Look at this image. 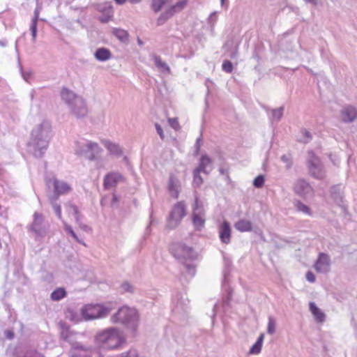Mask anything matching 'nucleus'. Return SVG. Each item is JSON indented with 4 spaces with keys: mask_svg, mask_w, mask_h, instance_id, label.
<instances>
[{
    "mask_svg": "<svg viewBox=\"0 0 357 357\" xmlns=\"http://www.w3.org/2000/svg\"><path fill=\"white\" fill-rule=\"evenodd\" d=\"M234 227L236 230L241 232L252 231V222L249 220L241 219L234 224Z\"/></svg>",
    "mask_w": 357,
    "mask_h": 357,
    "instance_id": "nucleus-25",
    "label": "nucleus"
},
{
    "mask_svg": "<svg viewBox=\"0 0 357 357\" xmlns=\"http://www.w3.org/2000/svg\"><path fill=\"white\" fill-rule=\"evenodd\" d=\"M110 20V16H103L100 17V21L103 23H107Z\"/></svg>",
    "mask_w": 357,
    "mask_h": 357,
    "instance_id": "nucleus-60",
    "label": "nucleus"
},
{
    "mask_svg": "<svg viewBox=\"0 0 357 357\" xmlns=\"http://www.w3.org/2000/svg\"><path fill=\"white\" fill-rule=\"evenodd\" d=\"M75 217L76 223L82 230L86 232H91L92 231L89 226L82 222L83 215L81 213L75 215Z\"/></svg>",
    "mask_w": 357,
    "mask_h": 357,
    "instance_id": "nucleus-34",
    "label": "nucleus"
},
{
    "mask_svg": "<svg viewBox=\"0 0 357 357\" xmlns=\"http://www.w3.org/2000/svg\"><path fill=\"white\" fill-rule=\"evenodd\" d=\"M306 280L310 282H314L316 278L314 274L311 271H307L305 275Z\"/></svg>",
    "mask_w": 357,
    "mask_h": 357,
    "instance_id": "nucleus-55",
    "label": "nucleus"
},
{
    "mask_svg": "<svg viewBox=\"0 0 357 357\" xmlns=\"http://www.w3.org/2000/svg\"><path fill=\"white\" fill-rule=\"evenodd\" d=\"M70 357H102L99 351L91 346H86L79 342L71 345Z\"/></svg>",
    "mask_w": 357,
    "mask_h": 357,
    "instance_id": "nucleus-8",
    "label": "nucleus"
},
{
    "mask_svg": "<svg viewBox=\"0 0 357 357\" xmlns=\"http://www.w3.org/2000/svg\"><path fill=\"white\" fill-rule=\"evenodd\" d=\"M14 357H45L42 354L36 350L27 351L24 356H19L17 354H14Z\"/></svg>",
    "mask_w": 357,
    "mask_h": 357,
    "instance_id": "nucleus-42",
    "label": "nucleus"
},
{
    "mask_svg": "<svg viewBox=\"0 0 357 357\" xmlns=\"http://www.w3.org/2000/svg\"><path fill=\"white\" fill-rule=\"evenodd\" d=\"M33 222L29 225V230L33 231L36 238H43L47 234V228L45 227L44 215L38 212H35L33 215Z\"/></svg>",
    "mask_w": 357,
    "mask_h": 357,
    "instance_id": "nucleus-11",
    "label": "nucleus"
},
{
    "mask_svg": "<svg viewBox=\"0 0 357 357\" xmlns=\"http://www.w3.org/2000/svg\"><path fill=\"white\" fill-rule=\"evenodd\" d=\"M113 324H121L132 331L135 332L139 325V315L135 308L128 306L120 307L110 318Z\"/></svg>",
    "mask_w": 357,
    "mask_h": 357,
    "instance_id": "nucleus-4",
    "label": "nucleus"
},
{
    "mask_svg": "<svg viewBox=\"0 0 357 357\" xmlns=\"http://www.w3.org/2000/svg\"><path fill=\"white\" fill-rule=\"evenodd\" d=\"M113 34L121 42H126L128 39V33L126 31L121 29H114Z\"/></svg>",
    "mask_w": 357,
    "mask_h": 357,
    "instance_id": "nucleus-33",
    "label": "nucleus"
},
{
    "mask_svg": "<svg viewBox=\"0 0 357 357\" xmlns=\"http://www.w3.org/2000/svg\"><path fill=\"white\" fill-rule=\"evenodd\" d=\"M295 192L304 197H308L312 195L313 189L310 183L305 179L300 178L297 180L294 185Z\"/></svg>",
    "mask_w": 357,
    "mask_h": 357,
    "instance_id": "nucleus-15",
    "label": "nucleus"
},
{
    "mask_svg": "<svg viewBox=\"0 0 357 357\" xmlns=\"http://www.w3.org/2000/svg\"><path fill=\"white\" fill-rule=\"evenodd\" d=\"M61 326V337L68 342L70 345L76 342V333L70 331V328L63 323H60Z\"/></svg>",
    "mask_w": 357,
    "mask_h": 357,
    "instance_id": "nucleus-19",
    "label": "nucleus"
},
{
    "mask_svg": "<svg viewBox=\"0 0 357 357\" xmlns=\"http://www.w3.org/2000/svg\"><path fill=\"white\" fill-rule=\"evenodd\" d=\"M153 59L154 61L155 66L163 72H166L167 73H170V68L165 62L162 61L161 58L158 55H153Z\"/></svg>",
    "mask_w": 357,
    "mask_h": 357,
    "instance_id": "nucleus-28",
    "label": "nucleus"
},
{
    "mask_svg": "<svg viewBox=\"0 0 357 357\" xmlns=\"http://www.w3.org/2000/svg\"><path fill=\"white\" fill-rule=\"evenodd\" d=\"M275 332V321L272 317H269L267 326V333L273 335Z\"/></svg>",
    "mask_w": 357,
    "mask_h": 357,
    "instance_id": "nucleus-43",
    "label": "nucleus"
},
{
    "mask_svg": "<svg viewBox=\"0 0 357 357\" xmlns=\"http://www.w3.org/2000/svg\"><path fill=\"white\" fill-rule=\"evenodd\" d=\"M120 357H138V352L136 349H131L126 352H123Z\"/></svg>",
    "mask_w": 357,
    "mask_h": 357,
    "instance_id": "nucleus-47",
    "label": "nucleus"
},
{
    "mask_svg": "<svg viewBox=\"0 0 357 357\" xmlns=\"http://www.w3.org/2000/svg\"><path fill=\"white\" fill-rule=\"evenodd\" d=\"M307 168L309 174L318 180H323L326 176L323 163L312 151H308Z\"/></svg>",
    "mask_w": 357,
    "mask_h": 357,
    "instance_id": "nucleus-7",
    "label": "nucleus"
},
{
    "mask_svg": "<svg viewBox=\"0 0 357 357\" xmlns=\"http://www.w3.org/2000/svg\"><path fill=\"white\" fill-rule=\"evenodd\" d=\"M155 127L157 133L159 135V136L161 138V139H165V134L163 132V130L161 128V126L158 123H155Z\"/></svg>",
    "mask_w": 357,
    "mask_h": 357,
    "instance_id": "nucleus-54",
    "label": "nucleus"
},
{
    "mask_svg": "<svg viewBox=\"0 0 357 357\" xmlns=\"http://www.w3.org/2000/svg\"><path fill=\"white\" fill-rule=\"evenodd\" d=\"M200 172L196 169L193 172L192 185L195 188H198L203 183V179L200 176Z\"/></svg>",
    "mask_w": 357,
    "mask_h": 357,
    "instance_id": "nucleus-38",
    "label": "nucleus"
},
{
    "mask_svg": "<svg viewBox=\"0 0 357 357\" xmlns=\"http://www.w3.org/2000/svg\"><path fill=\"white\" fill-rule=\"evenodd\" d=\"M281 160L285 164V168L289 169L293 165L292 155L290 153L284 154L281 156Z\"/></svg>",
    "mask_w": 357,
    "mask_h": 357,
    "instance_id": "nucleus-41",
    "label": "nucleus"
},
{
    "mask_svg": "<svg viewBox=\"0 0 357 357\" xmlns=\"http://www.w3.org/2000/svg\"><path fill=\"white\" fill-rule=\"evenodd\" d=\"M119 5H123L126 3V0H114Z\"/></svg>",
    "mask_w": 357,
    "mask_h": 357,
    "instance_id": "nucleus-64",
    "label": "nucleus"
},
{
    "mask_svg": "<svg viewBox=\"0 0 357 357\" xmlns=\"http://www.w3.org/2000/svg\"><path fill=\"white\" fill-rule=\"evenodd\" d=\"M70 108L77 118L85 116L88 112L85 100L82 97L77 98L76 102Z\"/></svg>",
    "mask_w": 357,
    "mask_h": 357,
    "instance_id": "nucleus-16",
    "label": "nucleus"
},
{
    "mask_svg": "<svg viewBox=\"0 0 357 357\" xmlns=\"http://www.w3.org/2000/svg\"><path fill=\"white\" fill-rule=\"evenodd\" d=\"M301 133L302 135V137L298 139L299 142L307 144L312 139V135L311 133L307 131L306 129L303 128L301 130Z\"/></svg>",
    "mask_w": 357,
    "mask_h": 357,
    "instance_id": "nucleus-40",
    "label": "nucleus"
},
{
    "mask_svg": "<svg viewBox=\"0 0 357 357\" xmlns=\"http://www.w3.org/2000/svg\"><path fill=\"white\" fill-rule=\"evenodd\" d=\"M169 126L174 130H178L180 128L178 119L176 118H169L168 119Z\"/></svg>",
    "mask_w": 357,
    "mask_h": 357,
    "instance_id": "nucleus-48",
    "label": "nucleus"
},
{
    "mask_svg": "<svg viewBox=\"0 0 357 357\" xmlns=\"http://www.w3.org/2000/svg\"><path fill=\"white\" fill-rule=\"evenodd\" d=\"M45 182L48 189H50L51 186L54 188V192L48 195V200L57 218L59 220H62L61 208L57 201L60 195L69 193L72 190V188L68 183L57 179L54 176H46Z\"/></svg>",
    "mask_w": 357,
    "mask_h": 357,
    "instance_id": "nucleus-2",
    "label": "nucleus"
},
{
    "mask_svg": "<svg viewBox=\"0 0 357 357\" xmlns=\"http://www.w3.org/2000/svg\"><path fill=\"white\" fill-rule=\"evenodd\" d=\"M294 205L298 211L308 215H312L310 208L307 205H305V204L301 202V201L296 202Z\"/></svg>",
    "mask_w": 357,
    "mask_h": 357,
    "instance_id": "nucleus-35",
    "label": "nucleus"
},
{
    "mask_svg": "<svg viewBox=\"0 0 357 357\" xmlns=\"http://www.w3.org/2000/svg\"><path fill=\"white\" fill-rule=\"evenodd\" d=\"M166 3L167 1L165 0H152L151 8L155 13H158Z\"/></svg>",
    "mask_w": 357,
    "mask_h": 357,
    "instance_id": "nucleus-39",
    "label": "nucleus"
},
{
    "mask_svg": "<svg viewBox=\"0 0 357 357\" xmlns=\"http://www.w3.org/2000/svg\"><path fill=\"white\" fill-rule=\"evenodd\" d=\"M187 5V0H181L178 1L174 5H172L167 10L162 13L158 18V25L163 24L169 17L173 16L175 13L181 11Z\"/></svg>",
    "mask_w": 357,
    "mask_h": 357,
    "instance_id": "nucleus-12",
    "label": "nucleus"
},
{
    "mask_svg": "<svg viewBox=\"0 0 357 357\" xmlns=\"http://www.w3.org/2000/svg\"><path fill=\"white\" fill-rule=\"evenodd\" d=\"M180 300V298H178ZM189 301L187 298H183V296L181 297V301H178L176 305V310H185V307L188 305Z\"/></svg>",
    "mask_w": 357,
    "mask_h": 357,
    "instance_id": "nucleus-44",
    "label": "nucleus"
},
{
    "mask_svg": "<svg viewBox=\"0 0 357 357\" xmlns=\"http://www.w3.org/2000/svg\"><path fill=\"white\" fill-rule=\"evenodd\" d=\"M264 176L263 175H259L254 179L253 185L255 188H260L264 185Z\"/></svg>",
    "mask_w": 357,
    "mask_h": 357,
    "instance_id": "nucleus-45",
    "label": "nucleus"
},
{
    "mask_svg": "<svg viewBox=\"0 0 357 357\" xmlns=\"http://www.w3.org/2000/svg\"><path fill=\"white\" fill-rule=\"evenodd\" d=\"M52 136V125L49 121L43 120L31 130L28 143L29 151L34 157L42 158L47 151Z\"/></svg>",
    "mask_w": 357,
    "mask_h": 357,
    "instance_id": "nucleus-1",
    "label": "nucleus"
},
{
    "mask_svg": "<svg viewBox=\"0 0 357 357\" xmlns=\"http://www.w3.org/2000/svg\"><path fill=\"white\" fill-rule=\"evenodd\" d=\"M112 310V307L109 305L87 304L81 308L80 312L83 320L91 321L105 318L110 314Z\"/></svg>",
    "mask_w": 357,
    "mask_h": 357,
    "instance_id": "nucleus-5",
    "label": "nucleus"
},
{
    "mask_svg": "<svg viewBox=\"0 0 357 357\" xmlns=\"http://www.w3.org/2000/svg\"><path fill=\"white\" fill-rule=\"evenodd\" d=\"M105 145L110 153L117 156H121L123 154L122 149L119 145L110 142H107Z\"/></svg>",
    "mask_w": 357,
    "mask_h": 357,
    "instance_id": "nucleus-30",
    "label": "nucleus"
},
{
    "mask_svg": "<svg viewBox=\"0 0 357 357\" xmlns=\"http://www.w3.org/2000/svg\"><path fill=\"white\" fill-rule=\"evenodd\" d=\"M121 289L125 292H130V293H132L133 291L132 286L130 283H128V282H123L121 284Z\"/></svg>",
    "mask_w": 357,
    "mask_h": 357,
    "instance_id": "nucleus-52",
    "label": "nucleus"
},
{
    "mask_svg": "<svg viewBox=\"0 0 357 357\" xmlns=\"http://www.w3.org/2000/svg\"><path fill=\"white\" fill-rule=\"evenodd\" d=\"M219 171H220V174H227V178L228 179L229 178V176H228V174H227V171H226L225 169H223V168H220Z\"/></svg>",
    "mask_w": 357,
    "mask_h": 357,
    "instance_id": "nucleus-63",
    "label": "nucleus"
},
{
    "mask_svg": "<svg viewBox=\"0 0 357 357\" xmlns=\"http://www.w3.org/2000/svg\"><path fill=\"white\" fill-rule=\"evenodd\" d=\"M66 317L69 319L70 321H73L76 323L83 320L82 314H79L78 312H77L76 311L71 308H68L67 310Z\"/></svg>",
    "mask_w": 357,
    "mask_h": 357,
    "instance_id": "nucleus-32",
    "label": "nucleus"
},
{
    "mask_svg": "<svg viewBox=\"0 0 357 357\" xmlns=\"http://www.w3.org/2000/svg\"><path fill=\"white\" fill-rule=\"evenodd\" d=\"M168 189L173 197L178 198L181 190V183L172 174H171L169 178Z\"/></svg>",
    "mask_w": 357,
    "mask_h": 357,
    "instance_id": "nucleus-21",
    "label": "nucleus"
},
{
    "mask_svg": "<svg viewBox=\"0 0 357 357\" xmlns=\"http://www.w3.org/2000/svg\"><path fill=\"white\" fill-rule=\"evenodd\" d=\"M204 215V210L203 206L199 202L198 197H196L193 208L192 222L194 226L199 229L204 225L205 220L203 218Z\"/></svg>",
    "mask_w": 357,
    "mask_h": 357,
    "instance_id": "nucleus-13",
    "label": "nucleus"
},
{
    "mask_svg": "<svg viewBox=\"0 0 357 357\" xmlns=\"http://www.w3.org/2000/svg\"><path fill=\"white\" fill-rule=\"evenodd\" d=\"M219 237L223 243L228 244L231 241V227L226 220L219 227Z\"/></svg>",
    "mask_w": 357,
    "mask_h": 357,
    "instance_id": "nucleus-18",
    "label": "nucleus"
},
{
    "mask_svg": "<svg viewBox=\"0 0 357 357\" xmlns=\"http://www.w3.org/2000/svg\"><path fill=\"white\" fill-rule=\"evenodd\" d=\"M217 13H217L216 11L213 12V13L210 15V16H209V17H208V23L211 24V26H214L215 23L216 22V21H217V20H218V17H217Z\"/></svg>",
    "mask_w": 357,
    "mask_h": 357,
    "instance_id": "nucleus-51",
    "label": "nucleus"
},
{
    "mask_svg": "<svg viewBox=\"0 0 357 357\" xmlns=\"http://www.w3.org/2000/svg\"><path fill=\"white\" fill-rule=\"evenodd\" d=\"M284 107L283 106L273 109L272 112V121H279L283 116Z\"/></svg>",
    "mask_w": 357,
    "mask_h": 357,
    "instance_id": "nucleus-37",
    "label": "nucleus"
},
{
    "mask_svg": "<svg viewBox=\"0 0 357 357\" xmlns=\"http://www.w3.org/2000/svg\"><path fill=\"white\" fill-rule=\"evenodd\" d=\"M6 337L8 339H13L14 337V334L12 331H6Z\"/></svg>",
    "mask_w": 357,
    "mask_h": 357,
    "instance_id": "nucleus-61",
    "label": "nucleus"
},
{
    "mask_svg": "<svg viewBox=\"0 0 357 357\" xmlns=\"http://www.w3.org/2000/svg\"><path fill=\"white\" fill-rule=\"evenodd\" d=\"M96 342L105 349H117L125 343L123 332L119 328L109 327L97 333Z\"/></svg>",
    "mask_w": 357,
    "mask_h": 357,
    "instance_id": "nucleus-3",
    "label": "nucleus"
},
{
    "mask_svg": "<svg viewBox=\"0 0 357 357\" xmlns=\"http://www.w3.org/2000/svg\"><path fill=\"white\" fill-rule=\"evenodd\" d=\"M63 223L65 231L69 234L77 242L85 245V243L78 238V236L75 233L71 226L64 221L63 222Z\"/></svg>",
    "mask_w": 357,
    "mask_h": 357,
    "instance_id": "nucleus-36",
    "label": "nucleus"
},
{
    "mask_svg": "<svg viewBox=\"0 0 357 357\" xmlns=\"http://www.w3.org/2000/svg\"><path fill=\"white\" fill-rule=\"evenodd\" d=\"M40 8H38V6L35 9V10H34V15H33V17L31 20V24H34V23L35 24H38L39 14H40Z\"/></svg>",
    "mask_w": 357,
    "mask_h": 357,
    "instance_id": "nucleus-53",
    "label": "nucleus"
},
{
    "mask_svg": "<svg viewBox=\"0 0 357 357\" xmlns=\"http://www.w3.org/2000/svg\"><path fill=\"white\" fill-rule=\"evenodd\" d=\"M264 338V335L261 333L258 337L256 342L250 348L249 353L250 354H258L260 353L262 347V344Z\"/></svg>",
    "mask_w": 357,
    "mask_h": 357,
    "instance_id": "nucleus-29",
    "label": "nucleus"
},
{
    "mask_svg": "<svg viewBox=\"0 0 357 357\" xmlns=\"http://www.w3.org/2000/svg\"><path fill=\"white\" fill-rule=\"evenodd\" d=\"M331 193L337 204H340L343 202V195L340 185L333 186L331 189Z\"/></svg>",
    "mask_w": 357,
    "mask_h": 357,
    "instance_id": "nucleus-26",
    "label": "nucleus"
},
{
    "mask_svg": "<svg viewBox=\"0 0 357 357\" xmlns=\"http://www.w3.org/2000/svg\"><path fill=\"white\" fill-rule=\"evenodd\" d=\"M61 97L62 100H63L70 107L76 102V99L77 98H81V96L76 95L73 91L67 88H63L61 89Z\"/></svg>",
    "mask_w": 357,
    "mask_h": 357,
    "instance_id": "nucleus-22",
    "label": "nucleus"
},
{
    "mask_svg": "<svg viewBox=\"0 0 357 357\" xmlns=\"http://www.w3.org/2000/svg\"><path fill=\"white\" fill-rule=\"evenodd\" d=\"M305 3L312 4L314 6H317L319 5L320 1L319 0H303Z\"/></svg>",
    "mask_w": 357,
    "mask_h": 357,
    "instance_id": "nucleus-57",
    "label": "nucleus"
},
{
    "mask_svg": "<svg viewBox=\"0 0 357 357\" xmlns=\"http://www.w3.org/2000/svg\"><path fill=\"white\" fill-rule=\"evenodd\" d=\"M68 207L69 208V209L73 213V214L75 215L80 213V212L78 210V208L73 204L72 203H69L68 204Z\"/></svg>",
    "mask_w": 357,
    "mask_h": 357,
    "instance_id": "nucleus-56",
    "label": "nucleus"
},
{
    "mask_svg": "<svg viewBox=\"0 0 357 357\" xmlns=\"http://www.w3.org/2000/svg\"><path fill=\"white\" fill-rule=\"evenodd\" d=\"M66 296V291L64 288H57L53 291L50 295L52 301H58Z\"/></svg>",
    "mask_w": 357,
    "mask_h": 357,
    "instance_id": "nucleus-31",
    "label": "nucleus"
},
{
    "mask_svg": "<svg viewBox=\"0 0 357 357\" xmlns=\"http://www.w3.org/2000/svg\"><path fill=\"white\" fill-rule=\"evenodd\" d=\"M222 70L228 73H230L233 70V65L232 63L228 60L224 61L222 65Z\"/></svg>",
    "mask_w": 357,
    "mask_h": 357,
    "instance_id": "nucleus-46",
    "label": "nucleus"
},
{
    "mask_svg": "<svg viewBox=\"0 0 357 357\" xmlns=\"http://www.w3.org/2000/svg\"><path fill=\"white\" fill-rule=\"evenodd\" d=\"M30 31L31 32L32 40L35 42L37 36V24H31Z\"/></svg>",
    "mask_w": 357,
    "mask_h": 357,
    "instance_id": "nucleus-50",
    "label": "nucleus"
},
{
    "mask_svg": "<svg viewBox=\"0 0 357 357\" xmlns=\"http://www.w3.org/2000/svg\"><path fill=\"white\" fill-rule=\"evenodd\" d=\"M231 293L229 292V295H228V296H227V298H225V299L223 301L224 304H229V301H230V300H231Z\"/></svg>",
    "mask_w": 357,
    "mask_h": 357,
    "instance_id": "nucleus-62",
    "label": "nucleus"
},
{
    "mask_svg": "<svg viewBox=\"0 0 357 357\" xmlns=\"http://www.w3.org/2000/svg\"><path fill=\"white\" fill-rule=\"evenodd\" d=\"M170 250L174 256L180 260L193 259L196 257L195 252L183 243H174L171 245Z\"/></svg>",
    "mask_w": 357,
    "mask_h": 357,
    "instance_id": "nucleus-10",
    "label": "nucleus"
},
{
    "mask_svg": "<svg viewBox=\"0 0 357 357\" xmlns=\"http://www.w3.org/2000/svg\"><path fill=\"white\" fill-rule=\"evenodd\" d=\"M111 52L109 50L102 47L98 49L95 52V58L100 61H105L111 58Z\"/></svg>",
    "mask_w": 357,
    "mask_h": 357,
    "instance_id": "nucleus-27",
    "label": "nucleus"
},
{
    "mask_svg": "<svg viewBox=\"0 0 357 357\" xmlns=\"http://www.w3.org/2000/svg\"><path fill=\"white\" fill-rule=\"evenodd\" d=\"M186 215V206L184 202H177L173 207L167 222V227L175 229Z\"/></svg>",
    "mask_w": 357,
    "mask_h": 357,
    "instance_id": "nucleus-9",
    "label": "nucleus"
},
{
    "mask_svg": "<svg viewBox=\"0 0 357 357\" xmlns=\"http://www.w3.org/2000/svg\"><path fill=\"white\" fill-rule=\"evenodd\" d=\"M309 307L311 313L317 321L321 323L325 321V314L315 305L314 302H310Z\"/></svg>",
    "mask_w": 357,
    "mask_h": 357,
    "instance_id": "nucleus-24",
    "label": "nucleus"
},
{
    "mask_svg": "<svg viewBox=\"0 0 357 357\" xmlns=\"http://www.w3.org/2000/svg\"><path fill=\"white\" fill-rule=\"evenodd\" d=\"M314 268L318 273H326L329 272L331 269L330 257L326 253H319Z\"/></svg>",
    "mask_w": 357,
    "mask_h": 357,
    "instance_id": "nucleus-14",
    "label": "nucleus"
},
{
    "mask_svg": "<svg viewBox=\"0 0 357 357\" xmlns=\"http://www.w3.org/2000/svg\"><path fill=\"white\" fill-rule=\"evenodd\" d=\"M102 151L98 143L87 141L77 142L75 144V151L77 155L84 156L89 160H95L98 154Z\"/></svg>",
    "mask_w": 357,
    "mask_h": 357,
    "instance_id": "nucleus-6",
    "label": "nucleus"
},
{
    "mask_svg": "<svg viewBox=\"0 0 357 357\" xmlns=\"http://www.w3.org/2000/svg\"><path fill=\"white\" fill-rule=\"evenodd\" d=\"M201 142H202V135L196 140L195 148H196L197 151H199V150L200 149Z\"/></svg>",
    "mask_w": 357,
    "mask_h": 357,
    "instance_id": "nucleus-59",
    "label": "nucleus"
},
{
    "mask_svg": "<svg viewBox=\"0 0 357 357\" xmlns=\"http://www.w3.org/2000/svg\"><path fill=\"white\" fill-rule=\"evenodd\" d=\"M342 121L344 123H352L357 119V109L349 105L341 110Z\"/></svg>",
    "mask_w": 357,
    "mask_h": 357,
    "instance_id": "nucleus-17",
    "label": "nucleus"
},
{
    "mask_svg": "<svg viewBox=\"0 0 357 357\" xmlns=\"http://www.w3.org/2000/svg\"><path fill=\"white\" fill-rule=\"evenodd\" d=\"M195 169L206 174H209L212 170L211 160L207 155H203L200 159L199 166Z\"/></svg>",
    "mask_w": 357,
    "mask_h": 357,
    "instance_id": "nucleus-23",
    "label": "nucleus"
},
{
    "mask_svg": "<svg viewBox=\"0 0 357 357\" xmlns=\"http://www.w3.org/2000/svg\"><path fill=\"white\" fill-rule=\"evenodd\" d=\"M20 70H21V73H22V76L23 77V79L28 82L29 80V78L30 77V75L31 74L29 73H24L22 70V66H20Z\"/></svg>",
    "mask_w": 357,
    "mask_h": 357,
    "instance_id": "nucleus-58",
    "label": "nucleus"
},
{
    "mask_svg": "<svg viewBox=\"0 0 357 357\" xmlns=\"http://www.w3.org/2000/svg\"><path fill=\"white\" fill-rule=\"evenodd\" d=\"M186 271L191 276H194L195 274V266L192 264H184Z\"/></svg>",
    "mask_w": 357,
    "mask_h": 357,
    "instance_id": "nucleus-49",
    "label": "nucleus"
},
{
    "mask_svg": "<svg viewBox=\"0 0 357 357\" xmlns=\"http://www.w3.org/2000/svg\"><path fill=\"white\" fill-rule=\"evenodd\" d=\"M121 175L116 172H111L107 174L104 178V188L108 190L115 186L121 178Z\"/></svg>",
    "mask_w": 357,
    "mask_h": 357,
    "instance_id": "nucleus-20",
    "label": "nucleus"
}]
</instances>
